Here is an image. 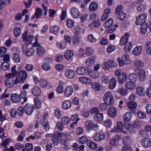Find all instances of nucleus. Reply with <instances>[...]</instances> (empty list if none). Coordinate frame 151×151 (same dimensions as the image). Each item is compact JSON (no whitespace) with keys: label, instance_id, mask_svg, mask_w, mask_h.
I'll use <instances>...</instances> for the list:
<instances>
[{"label":"nucleus","instance_id":"nucleus-1","mask_svg":"<svg viewBox=\"0 0 151 151\" xmlns=\"http://www.w3.org/2000/svg\"><path fill=\"white\" fill-rule=\"evenodd\" d=\"M103 100L104 103L108 106L112 105L114 103L112 94L109 92L105 93L104 96Z\"/></svg>","mask_w":151,"mask_h":151},{"label":"nucleus","instance_id":"nucleus-2","mask_svg":"<svg viewBox=\"0 0 151 151\" xmlns=\"http://www.w3.org/2000/svg\"><path fill=\"white\" fill-rule=\"evenodd\" d=\"M27 76L26 71L24 70L21 71L17 75L14 83L17 84L20 83H23L25 80Z\"/></svg>","mask_w":151,"mask_h":151},{"label":"nucleus","instance_id":"nucleus-3","mask_svg":"<svg viewBox=\"0 0 151 151\" xmlns=\"http://www.w3.org/2000/svg\"><path fill=\"white\" fill-rule=\"evenodd\" d=\"M113 21L112 18H110L106 21L104 24V26L106 28H108L107 32L110 33L114 32L115 30V26L113 25Z\"/></svg>","mask_w":151,"mask_h":151},{"label":"nucleus","instance_id":"nucleus-4","mask_svg":"<svg viewBox=\"0 0 151 151\" xmlns=\"http://www.w3.org/2000/svg\"><path fill=\"white\" fill-rule=\"evenodd\" d=\"M129 56L127 54L124 55L121 58H118L117 60L119 65L122 66L124 65L128 64L129 63Z\"/></svg>","mask_w":151,"mask_h":151},{"label":"nucleus","instance_id":"nucleus-5","mask_svg":"<svg viewBox=\"0 0 151 151\" xmlns=\"http://www.w3.org/2000/svg\"><path fill=\"white\" fill-rule=\"evenodd\" d=\"M147 15L145 13L142 14L138 16L136 18V24L137 25H141L144 23L146 20Z\"/></svg>","mask_w":151,"mask_h":151},{"label":"nucleus","instance_id":"nucleus-6","mask_svg":"<svg viewBox=\"0 0 151 151\" xmlns=\"http://www.w3.org/2000/svg\"><path fill=\"white\" fill-rule=\"evenodd\" d=\"M134 71L140 81H143L145 80L146 74L145 72L143 69L136 68L135 70Z\"/></svg>","mask_w":151,"mask_h":151},{"label":"nucleus","instance_id":"nucleus-7","mask_svg":"<svg viewBox=\"0 0 151 151\" xmlns=\"http://www.w3.org/2000/svg\"><path fill=\"white\" fill-rule=\"evenodd\" d=\"M85 126L87 128L90 129L96 130L98 129L99 126L97 124H94L90 120H87L85 122Z\"/></svg>","mask_w":151,"mask_h":151},{"label":"nucleus","instance_id":"nucleus-8","mask_svg":"<svg viewBox=\"0 0 151 151\" xmlns=\"http://www.w3.org/2000/svg\"><path fill=\"white\" fill-rule=\"evenodd\" d=\"M35 109L33 105H29L27 104L24 108V110L27 115H30Z\"/></svg>","mask_w":151,"mask_h":151},{"label":"nucleus","instance_id":"nucleus-9","mask_svg":"<svg viewBox=\"0 0 151 151\" xmlns=\"http://www.w3.org/2000/svg\"><path fill=\"white\" fill-rule=\"evenodd\" d=\"M142 146L145 148H148L151 146V139L148 138H145L141 140Z\"/></svg>","mask_w":151,"mask_h":151},{"label":"nucleus","instance_id":"nucleus-10","mask_svg":"<svg viewBox=\"0 0 151 151\" xmlns=\"http://www.w3.org/2000/svg\"><path fill=\"white\" fill-rule=\"evenodd\" d=\"M33 36L31 35H27V32L25 31L23 34L22 37L23 40L28 42L30 44L32 42V41L33 38Z\"/></svg>","mask_w":151,"mask_h":151},{"label":"nucleus","instance_id":"nucleus-11","mask_svg":"<svg viewBox=\"0 0 151 151\" xmlns=\"http://www.w3.org/2000/svg\"><path fill=\"white\" fill-rule=\"evenodd\" d=\"M105 135L101 134L99 133H96L93 136V139L95 141L101 142L104 140L105 138Z\"/></svg>","mask_w":151,"mask_h":151},{"label":"nucleus","instance_id":"nucleus-12","mask_svg":"<svg viewBox=\"0 0 151 151\" xmlns=\"http://www.w3.org/2000/svg\"><path fill=\"white\" fill-rule=\"evenodd\" d=\"M123 128L124 126L122 122H118L117 123L116 126H114L111 131L112 132L120 131H122Z\"/></svg>","mask_w":151,"mask_h":151},{"label":"nucleus","instance_id":"nucleus-13","mask_svg":"<svg viewBox=\"0 0 151 151\" xmlns=\"http://www.w3.org/2000/svg\"><path fill=\"white\" fill-rule=\"evenodd\" d=\"M65 75L66 78L72 79L75 76V73L73 70L71 69H68L65 70Z\"/></svg>","mask_w":151,"mask_h":151},{"label":"nucleus","instance_id":"nucleus-14","mask_svg":"<svg viewBox=\"0 0 151 151\" xmlns=\"http://www.w3.org/2000/svg\"><path fill=\"white\" fill-rule=\"evenodd\" d=\"M129 33L126 32L124 33V35L121 38L120 40L119 44L122 46L126 44L127 42L129 37Z\"/></svg>","mask_w":151,"mask_h":151},{"label":"nucleus","instance_id":"nucleus-15","mask_svg":"<svg viewBox=\"0 0 151 151\" xmlns=\"http://www.w3.org/2000/svg\"><path fill=\"white\" fill-rule=\"evenodd\" d=\"M116 109L112 107L109 108L107 111L108 114L111 118H114L116 115Z\"/></svg>","mask_w":151,"mask_h":151},{"label":"nucleus","instance_id":"nucleus-16","mask_svg":"<svg viewBox=\"0 0 151 151\" xmlns=\"http://www.w3.org/2000/svg\"><path fill=\"white\" fill-rule=\"evenodd\" d=\"M73 91V88L72 86H68L65 90L64 95L66 97H69L72 95Z\"/></svg>","mask_w":151,"mask_h":151},{"label":"nucleus","instance_id":"nucleus-17","mask_svg":"<svg viewBox=\"0 0 151 151\" xmlns=\"http://www.w3.org/2000/svg\"><path fill=\"white\" fill-rule=\"evenodd\" d=\"M86 69L84 67L79 66L76 68V72L78 75H83L86 73Z\"/></svg>","mask_w":151,"mask_h":151},{"label":"nucleus","instance_id":"nucleus-18","mask_svg":"<svg viewBox=\"0 0 151 151\" xmlns=\"http://www.w3.org/2000/svg\"><path fill=\"white\" fill-rule=\"evenodd\" d=\"M125 87L126 88L131 90H134L136 88L135 85L133 81L127 82L125 84Z\"/></svg>","mask_w":151,"mask_h":151},{"label":"nucleus","instance_id":"nucleus-19","mask_svg":"<svg viewBox=\"0 0 151 151\" xmlns=\"http://www.w3.org/2000/svg\"><path fill=\"white\" fill-rule=\"evenodd\" d=\"M66 135L64 133H61L59 131H56L53 134L54 138L57 140H60L62 137H65Z\"/></svg>","mask_w":151,"mask_h":151},{"label":"nucleus","instance_id":"nucleus-20","mask_svg":"<svg viewBox=\"0 0 151 151\" xmlns=\"http://www.w3.org/2000/svg\"><path fill=\"white\" fill-rule=\"evenodd\" d=\"M32 93L36 96H39L41 94V91L40 88L37 86H36L34 87L32 89Z\"/></svg>","mask_w":151,"mask_h":151},{"label":"nucleus","instance_id":"nucleus-21","mask_svg":"<svg viewBox=\"0 0 151 151\" xmlns=\"http://www.w3.org/2000/svg\"><path fill=\"white\" fill-rule=\"evenodd\" d=\"M116 80L115 78L112 77L109 80V88L111 89H113L116 87Z\"/></svg>","mask_w":151,"mask_h":151},{"label":"nucleus","instance_id":"nucleus-22","mask_svg":"<svg viewBox=\"0 0 151 151\" xmlns=\"http://www.w3.org/2000/svg\"><path fill=\"white\" fill-rule=\"evenodd\" d=\"M70 12L72 17L74 18H77L79 15L78 10L75 7H73L71 9Z\"/></svg>","mask_w":151,"mask_h":151},{"label":"nucleus","instance_id":"nucleus-23","mask_svg":"<svg viewBox=\"0 0 151 151\" xmlns=\"http://www.w3.org/2000/svg\"><path fill=\"white\" fill-rule=\"evenodd\" d=\"M11 100L13 102L15 103L20 102L21 101L19 96L17 93H14L12 94Z\"/></svg>","mask_w":151,"mask_h":151},{"label":"nucleus","instance_id":"nucleus-24","mask_svg":"<svg viewBox=\"0 0 151 151\" xmlns=\"http://www.w3.org/2000/svg\"><path fill=\"white\" fill-rule=\"evenodd\" d=\"M127 78L126 74L124 73H122V74L119 77L118 80L120 84H122L126 81Z\"/></svg>","mask_w":151,"mask_h":151},{"label":"nucleus","instance_id":"nucleus-25","mask_svg":"<svg viewBox=\"0 0 151 151\" xmlns=\"http://www.w3.org/2000/svg\"><path fill=\"white\" fill-rule=\"evenodd\" d=\"M142 51V47L141 46H137L134 48L132 52L134 55L138 56L141 54Z\"/></svg>","mask_w":151,"mask_h":151},{"label":"nucleus","instance_id":"nucleus-26","mask_svg":"<svg viewBox=\"0 0 151 151\" xmlns=\"http://www.w3.org/2000/svg\"><path fill=\"white\" fill-rule=\"evenodd\" d=\"M27 95V92L25 90H23L21 91L20 95L19 97L20 99H24V101L22 102V104L27 101V98H26Z\"/></svg>","mask_w":151,"mask_h":151},{"label":"nucleus","instance_id":"nucleus-27","mask_svg":"<svg viewBox=\"0 0 151 151\" xmlns=\"http://www.w3.org/2000/svg\"><path fill=\"white\" fill-rule=\"evenodd\" d=\"M98 9V5L96 3L94 2H91L89 6V10L91 11H94Z\"/></svg>","mask_w":151,"mask_h":151},{"label":"nucleus","instance_id":"nucleus-28","mask_svg":"<svg viewBox=\"0 0 151 151\" xmlns=\"http://www.w3.org/2000/svg\"><path fill=\"white\" fill-rule=\"evenodd\" d=\"M89 75L94 79H97L99 77L100 73L97 71H92L89 72Z\"/></svg>","mask_w":151,"mask_h":151},{"label":"nucleus","instance_id":"nucleus-29","mask_svg":"<svg viewBox=\"0 0 151 151\" xmlns=\"http://www.w3.org/2000/svg\"><path fill=\"white\" fill-rule=\"evenodd\" d=\"M132 143L131 139L129 136L125 137L123 138V143L124 145H129Z\"/></svg>","mask_w":151,"mask_h":151},{"label":"nucleus","instance_id":"nucleus-30","mask_svg":"<svg viewBox=\"0 0 151 151\" xmlns=\"http://www.w3.org/2000/svg\"><path fill=\"white\" fill-rule=\"evenodd\" d=\"M79 80L82 83L85 84H89L91 82V79L86 77H80L79 78Z\"/></svg>","mask_w":151,"mask_h":151},{"label":"nucleus","instance_id":"nucleus-31","mask_svg":"<svg viewBox=\"0 0 151 151\" xmlns=\"http://www.w3.org/2000/svg\"><path fill=\"white\" fill-rule=\"evenodd\" d=\"M127 105L129 109H135L137 106L136 103L133 101H130L127 102Z\"/></svg>","mask_w":151,"mask_h":151},{"label":"nucleus","instance_id":"nucleus-32","mask_svg":"<svg viewBox=\"0 0 151 151\" xmlns=\"http://www.w3.org/2000/svg\"><path fill=\"white\" fill-rule=\"evenodd\" d=\"M91 87L94 90L98 91L100 90L101 86L100 84L97 82H93L91 84Z\"/></svg>","mask_w":151,"mask_h":151},{"label":"nucleus","instance_id":"nucleus-33","mask_svg":"<svg viewBox=\"0 0 151 151\" xmlns=\"http://www.w3.org/2000/svg\"><path fill=\"white\" fill-rule=\"evenodd\" d=\"M80 37L77 34H75L72 39L73 44L75 45L79 43L80 41Z\"/></svg>","mask_w":151,"mask_h":151},{"label":"nucleus","instance_id":"nucleus-34","mask_svg":"<svg viewBox=\"0 0 151 151\" xmlns=\"http://www.w3.org/2000/svg\"><path fill=\"white\" fill-rule=\"evenodd\" d=\"M94 118L96 121L101 122L103 120V114L99 112L96 113L94 117Z\"/></svg>","mask_w":151,"mask_h":151},{"label":"nucleus","instance_id":"nucleus-35","mask_svg":"<svg viewBox=\"0 0 151 151\" xmlns=\"http://www.w3.org/2000/svg\"><path fill=\"white\" fill-rule=\"evenodd\" d=\"M100 23L98 20H95L93 21L89 25V27L91 29H93L94 27H98L100 26Z\"/></svg>","mask_w":151,"mask_h":151},{"label":"nucleus","instance_id":"nucleus-36","mask_svg":"<svg viewBox=\"0 0 151 151\" xmlns=\"http://www.w3.org/2000/svg\"><path fill=\"white\" fill-rule=\"evenodd\" d=\"M71 104V102L70 101H66L62 103V108L63 109H66L70 107Z\"/></svg>","mask_w":151,"mask_h":151},{"label":"nucleus","instance_id":"nucleus-37","mask_svg":"<svg viewBox=\"0 0 151 151\" xmlns=\"http://www.w3.org/2000/svg\"><path fill=\"white\" fill-rule=\"evenodd\" d=\"M50 29V32L55 35L58 34L59 31V28L58 27L56 26L51 27Z\"/></svg>","mask_w":151,"mask_h":151},{"label":"nucleus","instance_id":"nucleus-38","mask_svg":"<svg viewBox=\"0 0 151 151\" xmlns=\"http://www.w3.org/2000/svg\"><path fill=\"white\" fill-rule=\"evenodd\" d=\"M95 60L94 58H88L86 60V65L88 66L94 65L95 63Z\"/></svg>","mask_w":151,"mask_h":151},{"label":"nucleus","instance_id":"nucleus-39","mask_svg":"<svg viewBox=\"0 0 151 151\" xmlns=\"http://www.w3.org/2000/svg\"><path fill=\"white\" fill-rule=\"evenodd\" d=\"M13 81L14 80L13 79H7L5 81L4 84L7 87L10 88L13 87Z\"/></svg>","mask_w":151,"mask_h":151},{"label":"nucleus","instance_id":"nucleus-40","mask_svg":"<svg viewBox=\"0 0 151 151\" xmlns=\"http://www.w3.org/2000/svg\"><path fill=\"white\" fill-rule=\"evenodd\" d=\"M37 50V53L39 56H41L45 53V51L43 47L41 46H38Z\"/></svg>","mask_w":151,"mask_h":151},{"label":"nucleus","instance_id":"nucleus-41","mask_svg":"<svg viewBox=\"0 0 151 151\" xmlns=\"http://www.w3.org/2000/svg\"><path fill=\"white\" fill-rule=\"evenodd\" d=\"M73 55V51L71 50H68L64 55V57L67 60L69 59Z\"/></svg>","mask_w":151,"mask_h":151},{"label":"nucleus","instance_id":"nucleus-42","mask_svg":"<svg viewBox=\"0 0 151 151\" xmlns=\"http://www.w3.org/2000/svg\"><path fill=\"white\" fill-rule=\"evenodd\" d=\"M118 18L120 20H124L126 17V14L124 12H122L116 14Z\"/></svg>","mask_w":151,"mask_h":151},{"label":"nucleus","instance_id":"nucleus-43","mask_svg":"<svg viewBox=\"0 0 151 151\" xmlns=\"http://www.w3.org/2000/svg\"><path fill=\"white\" fill-rule=\"evenodd\" d=\"M132 47V43L131 42H129L126 44L124 48V50L125 52H128L131 50Z\"/></svg>","mask_w":151,"mask_h":151},{"label":"nucleus","instance_id":"nucleus-44","mask_svg":"<svg viewBox=\"0 0 151 151\" xmlns=\"http://www.w3.org/2000/svg\"><path fill=\"white\" fill-rule=\"evenodd\" d=\"M144 65V62L140 60H136L134 63V65L136 67H143Z\"/></svg>","mask_w":151,"mask_h":151},{"label":"nucleus","instance_id":"nucleus-45","mask_svg":"<svg viewBox=\"0 0 151 151\" xmlns=\"http://www.w3.org/2000/svg\"><path fill=\"white\" fill-rule=\"evenodd\" d=\"M35 106L37 109L40 108L41 107V101L37 98L35 99Z\"/></svg>","mask_w":151,"mask_h":151},{"label":"nucleus","instance_id":"nucleus-46","mask_svg":"<svg viewBox=\"0 0 151 151\" xmlns=\"http://www.w3.org/2000/svg\"><path fill=\"white\" fill-rule=\"evenodd\" d=\"M145 45L146 47H148V48L146 50L147 54L148 55H151V42L146 43Z\"/></svg>","mask_w":151,"mask_h":151},{"label":"nucleus","instance_id":"nucleus-47","mask_svg":"<svg viewBox=\"0 0 151 151\" xmlns=\"http://www.w3.org/2000/svg\"><path fill=\"white\" fill-rule=\"evenodd\" d=\"M123 117L125 122H127L130 121L132 117V115L130 113L127 112L124 114Z\"/></svg>","mask_w":151,"mask_h":151},{"label":"nucleus","instance_id":"nucleus-48","mask_svg":"<svg viewBox=\"0 0 151 151\" xmlns=\"http://www.w3.org/2000/svg\"><path fill=\"white\" fill-rule=\"evenodd\" d=\"M26 53L28 57L32 56L35 54L34 50L32 48H29L27 50Z\"/></svg>","mask_w":151,"mask_h":151},{"label":"nucleus","instance_id":"nucleus-49","mask_svg":"<svg viewBox=\"0 0 151 151\" xmlns=\"http://www.w3.org/2000/svg\"><path fill=\"white\" fill-rule=\"evenodd\" d=\"M118 93H119L122 96H125L127 93L128 91L126 89L124 88H122L119 89L117 91Z\"/></svg>","mask_w":151,"mask_h":151},{"label":"nucleus","instance_id":"nucleus-50","mask_svg":"<svg viewBox=\"0 0 151 151\" xmlns=\"http://www.w3.org/2000/svg\"><path fill=\"white\" fill-rule=\"evenodd\" d=\"M141 25H142L140 28V32L143 34H145L147 31L148 26L147 23H144Z\"/></svg>","mask_w":151,"mask_h":151},{"label":"nucleus","instance_id":"nucleus-51","mask_svg":"<svg viewBox=\"0 0 151 151\" xmlns=\"http://www.w3.org/2000/svg\"><path fill=\"white\" fill-rule=\"evenodd\" d=\"M141 123L140 120L137 119L132 124L133 127L135 129H139L140 127Z\"/></svg>","mask_w":151,"mask_h":151},{"label":"nucleus","instance_id":"nucleus-52","mask_svg":"<svg viewBox=\"0 0 151 151\" xmlns=\"http://www.w3.org/2000/svg\"><path fill=\"white\" fill-rule=\"evenodd\" d=\"M21 29L19 27H17L15 28L14 31V34L15 36L18 37L21 35Z\"/></svg>","mask_w":151,"mask_h":151},{"label":"nucleus","instance_id":"nucleus-53","mask_svg":"<svg viewBox=\"0 0 151 151\" xmlns=\"http://www.w3.org/2000/svg\"><path fill=\"white\" fill-rule=\"evenodd\" d=\"M2 69L4 70H6L9 69V64L7 62H3L1 65Z\"/></svg>","mask_w":151,"mask_h":151},{"label":"nucleus","instance_id":"nucleus-54","mask_svg":"<svg viewBox=\"0 0 151 151\" xmlns=\"http://www.w3.org/2000/svg\"><path fill=\"white\" fill-rule=\"evenodd\" d=\"M42 10L39 8L37 9L35 14V16L37 19H38L41 16L42 13Z\"/></svg>","mask_w":151,"mask_h":151},{"label":"nucleus","instance_id":"nucleus-55","mask_svg":"<svg viewBox=\"0 0 151 151\" xmlns=\"http://www.w3.org/2000/svg\"><path fill=\"white\" fill-rule=\"evenodd\" d=\"M66 25L67 27L70 28H72L74 26V22L72 20L68 19L66 20Z\"/></svg>","mask_w":151,"mask_h":151},{"label":"nucleus","instance_id":"nucleus-56","mask_svg":"<svg viewBox=\"0 0 151 151\" xmlns=\"http://www.w3.org/2000/svg\"><path fill=\"white\" fill-rule=\"evenodd\" d=\"M43 69L46 71H48L51 69V67L49 64L47 63H43L42 65Z\"/></svg>","mask_w":151,"mask_h":151},{"label":"nucleus","instance_id":"nucleus-57","mask_svg":"<svg viewBox=\"0 0 151 151\" xmlns=\"http://www.w3.org/2000/svg\"><path fill=\"white\" fill-rule=\"evenodd\" d=\"M146 7V6L145 5L141 4L137 6V9L138 12H140L144 11Z\"/></svg>","mask_w":151,"mask_h":151},{"label":"nucleus","instance_id":"nucleus-58","mask_svg":"<svg viewBox=\"0 0 151 151\" xmlns=\"http://www.w3.org/2000/svg\"><path fill=\"white\" fill-rule=\"evenodd\" d=\"M13 59L15 62L19 63L20 61V57L16 53H13L12 54Z\"/></svg>","mask_w":151,"mask_h":151},{"label":"nucleus","instance_id":"nucleus-59","mask_svg":"<svg viewBox=\"0 0 151 151\" xmlns=\"http://www.w3.org/2000/svg\"><path fill=\"white\" fill-rule=\"evenodd\" d=\"M144 89L141 86H138L136 89L137 94L140 96L142 95L143 93Z\"/></svg>","mask_w":151,"mask_h":151},{"label":"nucleus","instance_id":"nucleus-60","mask_svg":"<svg viewBox=\"0 0 151 151\" xmlns=\"http://www.w3.org/2000/svg\"><path fill=\"white\" fill-rule=\"evenodd\" d=\"M109 79V77L105 75H103L101 78L102 83L106 84H107L108 82Z\"/></svg>","mask_w":151,"mask_h":151},{"label":"nucleus","instance_id":"nucleus-61","mask_svg":"<svg viewBox=\"0 0 151 151\" xmlns=\"http://www.w3.org/2000/svg\"><path fill=\"white\" fill-rule=\"evenodd\" d=\"M39 82L40 86L42 88L46 87L48 84L47 81L45 79H42Z\"/></svg>","mask_w":151,"mask_h":151},{"label":"nucleus","instance_id":"nucleus-62","mask_svg":"<svg viewBox=\"0 0 151 151\" xmlns=\"http://www.w3.org/2000/svg\"><path fill=\"white\" fill-rule=\"evenodd\" d=\"M86 54L89 56L92 55L93 52V48L90 47H87L86 48Z\"/></svg>","mask_w":151,"mask_h":151},{"label":"nucleus","instance_id":"nucleus-63","mask_svg":"<svg viewBox=\"0 0 151 151\" xmlns=\"http://www.w3.org/2000/svg\"><path fill=\"white\" fill-rule=\"evenodd\" d=\"M88 146L92 149H95L97 147V144L93 142H88Z\"/></svg>","mask_w":151,"mask_h":151},{"label":"nucleus","instance_id":"nucleus-64","mask_svg":"<svg viewBox=\"0 0 151 151\" xmlns=\"http://www.w3.org/2000/svg\"><path fill=\"white\" fill-rule=\"evenodd\" d=\"M138 117L141 119H143L146 116V114L141 111H138L137 112Z\"/></svg>","mask_w":151,"mask_h":151}]
</instances>
